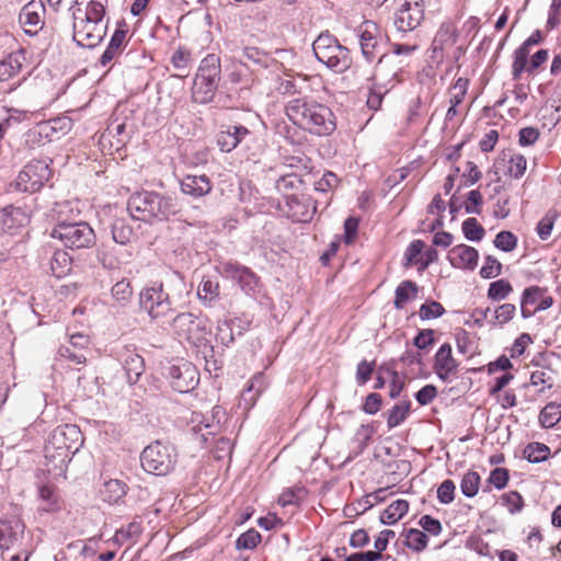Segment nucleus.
Masks as SVG:
<instances>
[{
  "mask_svg": "<svg viewBox=\"0 0 561 561\" xmlns=\"http://www.w3.org/2000/svg\"><path fill=\"white\" fill-rule=\"evenodd\" d=\"M288 119L298 128L316 136H329L336 129L332 110L310 96H297L285 105Z\"/></svg>",
  "mask_w": 561,
  "mask_h": 561,
  "instance_id": "nucleus-1",
  "label": "nucleus"
},
{
  "mask_svg": "<svg viewBox=\"0 0 561 561\" xmlns=\"http://www.w3.org/2000/svg\"><path fill=\"white\" fill-rule=\"evenodd\" d=\"M106 0H91L84 10L77 8L73 13V35L77 45L85 48L98 46L106 34L104 21Z\"/></svg>",
  "mask_w": 561,
  "mask_h": 561,
  "instance_id": "nucleus-2",
  "label": "nucleus"
},
{
  "mask_svg": "<svg viewBox=\"0 0 561 561\" xmlns=\"http://www.w3.org/2000/svg\"><path fill=\"white\" fill-rule=\"evenodd\" d=\"M82 434L80 428L73 424L57 426L49 435L45 444V458L54 462L55 467L67 466L82 446Z\"/></svg>",
  "mask_w": 561,
  "mask_h": 561,
  "instance_id": "nucleus-3",
  "label": "nucleus"
},
{
  "mask_svg": "<svg viewBox=\"0 0 561 561\" xmlns=\"http://www.w3.org/2000/svg\"><path fill=\"white\" fill-rule=\"evenodd\" d=\"M312 50L320 62L337 73L345 72L352 66L350 49L329 32L321 33L314 39Z\"/></svg>",
  "mask_w": 561,
  "mask_h": 561,
  "instance_id": "nucleus-4",
  "label": "nucleus"
},
{
  "mask_svg": "<svg viewBox=\"0 0 561 561\" xmlns=\"http://www.w3.org/2000/svg\"><path fill=\"white\" fill-rule=\"evenodd\" d=\"M178 462V451L173 444L156 440L144 448L140 455L142 469L158 477L169 474Z\"/></svg>",
  "mask_w": 561,
  "mask_h": 561,
  "instance_id": "nucleus-5",
  "label": "nucleus"
},
{
  "mask_svg": "<svg viewBox=\"0 0 561 561\" xmlns=\"http://www.w3.org/2000/svg\"><path fill=\"white\" fill-rule=\"evenodd\" d=\"M171 327L180 340H184L193 346H207L209 342L210 330L207 320L192 312H181L175 316Z\"/></svg>",
  "mask_w": 561,
  "mask_h": 561,
  "instance_id": "nucleus-6",
  "label": "nucleus"
},
{
  "mask_svg": "<svg viewBox=\"0 0 561 561\" xmlns=\"http://www.w3.org/2000/svg\"><path fill=\"white\" fill-rule=\"evenodd\" d=\"M139 307L154 320L172 311L173 301L170 291L164 288V284L154 282L139 293Z\"/></svg>",
  "mask_w": 561,
  "mask_h": 561,
  "instance_id": "nucleus-7",
  "label": "nucleus"
},
{
  "mask_svg": "<svg viewBox=\"0 0 561 561\" xmlns=\"http://www.w3.org/2000/svg\"><path fill=\"white\" fill-rule=\"evenodd\" d=\"M218 273L226 279L237 283L241 290L251 297L261 294L263 284L259 275L250 267L238 262H221L217 267Z\"/></svg>",
  "mask_w": 561,
  "mask_h": 561,
  "instance_id": "nucleus-8",
  "label": "nucleus"
},
{
  "mask_svg": "<svg viewBox=\"0 0 561 561\" xmlns=\"http://www.w3.org/2000/svg\"><path fill=\"white\" fill-rule=\"evenodd\" d=\"M173 390L180 393L193 391L199 383V371L195 365L185 359L171 363L163 373Z\"/></svg>",
  "mask_w": 561,
  "mask_h": 561,
  "instance_id": "nucleus-9",
  "label": "nucleus"
},
{
  "mask_svg": "<svg viewBox=\"0 0 561 561\" xmlns=\"http://www.w3.org/2000/svg\"><path fill=\"white\" fill-rule=\"evenodd\" d=\"M51 237L62 241L67 248L82 249L93 243L95 234L89 224L79 221L58 224L53 229Z\"/></svg>",
  "mask_w": 561,
  "mask_h": 561,
  "instance_id": "nucleus-10",
  "label": "nucleus"
},
{
  "mask_svg": "<svg viewBox=\"0 0 561 561\" xmlns=\"http://www.w3.org/2000/svg\"><path fill=\"white\" fill-rule=\"evenodd\" d=\"M407 66L405 59L396 60V55L382 53L375 65L370 80L375 81L377 85L383 88L387 92L396 83L402 81V75Z\"/></svg>",
  "mask_w": 561,
  "mask_h": 561,
  "instance_id": "nucleus-11",
  "label": "nucleus"
},
{
  "mask_svg": "<svg viewBox=\"0 0 561 561\" xmlns=\"http://www.w3.org/2000/svg\"><path fill=\"white\" fill-rule=\"evenodd\" d=\"M357 37L363 57L367 62H373L385 53L386 35L373 21H364L357 27Z\"/></svg>",
  "mask_w": 561,
  "mask_h": 561,
  "instance_id": "nucleus-12",
  "label": "nucleus"
},
{
  "mask_svg": "<svg viewBox=\"0 0 561 561\" xmlns=\"http://www.w3.org/2000/svg\"><path fill=\"white\" fill-rule=\"evenodd\" d=\"M50 174L45 160H32L20 171L14 187L21 192H36L48 181Z\"/></svg>",
  "mask_w": 561,
  "mask_h": 561,
  "instance_id": "nucleus-13",
  "label": "nucleus"
},
{
  "mask_svg": "<svg viewBox=\"0 0 561 561\" xmlns=\"http://www.w3.org/2000/svg\"><path fill=\"white\" fill-rule=\"evenodd\" d=\"M226 421V412L222 407H213L209 413L193 412L191 417L192 432L197 435L201 433L203 442H207L208 435H216L221 430V424Z\"/></svg>",
  "mask_w": 561,
  "mask_h": 561,
  "instance_id": "nucleus-14",
  "label": "nucleus"
},
{
  "mask_svg": "<svg viewBox=\"0 0 561 561\" xmlns=\"http://www.w3.org/2000/svg\"><path fill=\"white\" fill-rule=\"evenodd\" d=\"M438 260V251L435 247L425 249V242L420 239L412 240L403 254V266H417L419 272H424Z\"/></svg>",
  "mask_w": 561,
  "mask_h": 561,
  "instance_id": "nucleus-15",
  "label": "nucleus"
},
{
  "mask_svg": "<svg viewBox=\"0 0 561 561\" xmlns=\"http://www.w3.org/2000/svg\"><path fill=\"white\" fill-rule=\"evenodd\" d=\"M424 20L423 0H405L396 13L394 24L400 32L415 30Z\"/></svg>",
  "mask_w": 561,
  "mask_h": 561,
  "instance_id": "nucleus-16",
  "label": "nucleus"
},
{
  "mask_svg": "<svg viewBox=\"0 0 561 561\" xmlns=\"http://www.w3.org/2000/svg\"><path fill=\"white\" fill-rule=\"evenodd\" d=\"M45 7L41 0H32L25 4L20 14L19 21L24 32L35 35L44 25Z\"/></svg>",
  "mask_w": 561,
  "mask_h": 561,
  "instance_id": "nucleus-17",
  "label": "nucleus"
},
{
  "mask_svg": "<svg viewBox=\"0 0 561 561\" xmlns=\"http://www.w3.org/2000/svg\"><path fill=\"white\" fill-rule=\"evenodd\" d=\"M302 185L304 180L301 179V174L295 172L282 174L275 181L276 191L284 196L285 205L289 208L299 205L297 192L300 191Z\"/></svg>",
  "mask_w": 561,
  "mask_h": 561,
  "instance_id": "nucleus-18",
  "label": "nucleus"
},
{
  "mask_svg": "<svg viewBox=\"0 0 561 561\" xmlns=\"http://www.w3.org/2000/svg\"><path fill=\"white\" fill-rule=\"evenodd\" d=\"M447 259L455 268L473 271L478 265L479 252L476 248L461 243L449 250Z\"/></svg>",
  "mask_w": 561,
  "mask_h": 561,
  "instance_id": "nucleus-19",
  "label": "nucleus"
},
{
  "mask_svg": "<svg viewBox=\"0 0 561 561\" xmlns=\"http://www.w3.org/2000/svg\"><path fill=\"white\" fill-rule=\"evenodd\" d=\"M119 360L129 385L136 383L145 371V360L135 348L125 346L119 353Z\"/></svg>",
  "mask_w": 561,
  "mask_h": 561,
  "instance_id": "nucleus-20",
  "label": "nucleus"
},
{
  "mask_svg": "<svg viewBox=\"0 0 561 561\" xmlns=\"http://www.w3.org/2000/svg\"><path fill=\"white\" fill-rule=\"evenodd\" d=\"M25 524L18 517L0 519V550H9L24 535Z\"/></svg>",
  "mask_w": 561,
  "mask_h": 561,
  "instance_id": "nucleus-21",
  "label": "nucleus"
},
{
  "mask_svg": "<svg viewBox=\"0 0 561 561\" xmlns=\"http://www.w3.org/2000/svg\"><path fill=\"white\" fill-rule=\"evenodd\" d=\"M434 371L442 381H447L449 376L458 368V363L453 356L451 345L444 343L434 356Z\"/></svg>",
  "mask_w": 561,
  "mask_h": 561,
  "instance_id": "nucleus-22",
  "label": "nucleus"
},
{
  "mask_svg": "<svg viewBox=\"0 0 561 561\" xmlns=\"http://www.w3.org/2000/svg\"><path fill=\"white\" fill-rule=\"evenodd\" d=\"M249 129L242 125H229L216 136V142L222 152H230L248 136Z\"/></svg>",
  "mask_w": 561,
  "mask_h": 561,
  "instance_id": "nucleus-23",
  "label": "nucleus"
},
{
  "mask_svg": "<svg viewBox=\"0 0 561 561\" xmlns=\"http://www.w3.org/2000/svg\"><path fill=\"white\" fill-rule=\"evenodd\" d=\"M169 207L168 201L153 192H142L133 195L127 205V210H162Z\"/></svg>",
  "mask_w": 561,
  "mask_h": 561,
  "instance_id": "nucleus-24",
  "label": "nucleus"
},
{
  "mask_svg": "<svg viewBox=\"0 0 561 561\" xmlns=\"http://www.w3.org/2000/svg\"><path fill=\"white\" fill-rule=\"evenodd\" d=\"M71 128L72 121L67 116L55 117L37 125L38 135L47 138L49 141L59 139L60 136L66 135Z\"/></svg>",
  "mask_w": 561,
  "mask_h": 561,
  "instance_id": "nucleus-25",
  "label": "nucleus"
},
{
  "mask_svg": "<svg viewBox=\"0 0 561 561\" xmlns=\"http://www.w3.org/2000/svg\"><path fill=\"white\" fill-rule=\"evenodd\" d=\"M220 79L195 76L193 83V98L196 102L205 104L213 100Z\"/></svg>",
  "mask_w": 561,
  "mask_h": 561,
  "instance_id": "nucleus-26",
  "label": "nucleus"
},
{
  "mask_svg": "<svg viewBox=\"0 0 561 561\" xmlns=\"http://www.w3.org/2000/svg\"><path fill=\"white\" fill-rule=\"evenodd\" d=\"M181 190L184 194L194 197H201L208 194L211 190V183L207 175L187 174L181 181Z\"/></svg>",
  "mask_w": 561,
  "mask_h": 561,
  "instance_id": "nucleus-27",
  "label": "nucleus"
},
{
  "mask_svg": "<svg viewBox=\"0 0 561 561\" xmlns=\"http://www.w3.org/2000/svg\"><path fill=\"white\" fill-rule=\"evenodd\" d=\"M25 55L22 50L10 54L0 61V82L10 80L18 76L23 68Z\"/></svg>",
  "mask_w": 561,
  "mask_h": 561,
  "instance_id": "nucleus-28",
  "label": "nucleus"
},
{
  "mask_svg": "<svg viewBox=\"0 0 561 561\" xmlns=\"http://www.w3.org/2000/svg\"><path fill=\"white\" fill-rule=\"evenodd\" d=\"M126 45V31L117 28L111 37V41L100 57V65L105 67L112 60L116 59Z\"/></svg>",
  "mask_w": 561,
  "mask_h": 561,
  "instance_id": "nucleus-29",
  "label": "nucleus"
},
{
  "mask_svg": "<svg viewBox=\"0 0 561 561\" xmlns=\"http://www.w3.org/2000/svg\"><path fill=\"white\" fill-rule=\"evenodd\" d=\"M122 249L117 245H102L98 249V262L106 270H117L124 262Z\"/></svg>",
  "mask_w": 561,
  "mask_h": 561,
  "instance_id": "nucleus-30",
  "label": "nucleus"
},
{
  "mask_svg": "<svg viewBox=\"0 0 561 561\" xmlns=\"http://www.w3.org/2000/svg\"><path fill=\"white\" fill-rule=\"evenodd\" d=\"M30 219V213H0V233L15 234Z\"/></svg>",
  "mask_w": 561,
  "mask_h": 561,
  "instance_id": "nucleus-31",
  "label": "nucleus"
},
{
  "mask_svg": "<svg viewBox=\"0 0 561 561\" xmlns=\"http://www.w3.org/2000/svg\"><path fill=\"white\" fill-rule=\"evenodd\" d=\"M197 297L205 307H213L219 300V283L203 277L197 288Z\"/></svg>",
  "mask_w": 561,
  "mask_h": 561,
  "instance_id": "nucleus-32",
  "label": "nucleus"
},
{
  "mask_svg": "<svg viewBox=\"0 0 561 561\" xmlns=\"http://www.w3.org/2000/svg\"><path fill=\"white\" fill-rule=\"evenodd\" d=\"M39 512L54 513L60 510L56 488L51 484H43L38 488Z\"/></svg>",
  "mask_w": 561,
  "mask_h": 561,
  "instance_id": "nucleus-33",
  "label": "nucleus"
},
{
  "mask_svg": "<svg viewBox=\"0 0 561 561\" xmlns=\"http://www.w3.org/2000/svg\"><path fill=\"white\" fill-rule=\"evenodd\" d=\"M409 512V502L407 500L393 501L379 516V522L383 525H394Z\"/></svg>",
  "mask_w": 561,
  "mask_h": 561,
  "instance_id": "nucleus-34",
  "label": "nucleus"
},
{
  "mask_svg": "<svg viewBox=\"0 0 561 561\" xmlns=\"http://www.w3.org/2000/svg\"><path fill=\"white\" fill-rule=\"evenodd\" d=\"M127 493V485L121 480L111 479L103 484L100 491L101 497L108 504H115Z\"/></svg>",
  "mask_w": 561,
  "mask_h": 561,
  "instance_id": "nucleus-35",
  "label": "nucleus"
},
{
  "mask_svg": "<svg viewBox=\"0 0 561 561\" xmlns=\"http://www.w3.org/2000/svg\"><path fill=\"white\" fill-rule=\"evenodd\" d=\"M50 270L56 278H64L72 270V257L65 250H56L50 260Z\"/></svg>",
  "mask_w": 561,
  "mask_h": 561,
  "instance_id": "nucleus-36",
  "label": "nucleus"
},
{
  "mask_svg": "<svg viewBox=\"0 0 561 561\" xmlns=\"http://www.w3.org/2000/svg\"><path fill=\"white\" fill-rule=\"evenodd\" d=\"M419 287L415 282L402 280L396 288L393 306L397 310L403 309L405 304L417 294Z\"/></svg>",
  "mask_w": 561,
  "mask_h": 561,
  "instance_id": "nucleus-37",
  "label": "nucleus"
},
{
  "mask_svg": "<svg viewBox=\"0 0 561 561\" xmlns=\"http://www.w3.org/2000/svg\"><path fill=\"white\" fill-rule=\"evenodd\" d=\"M457 34L456 27L450 22L443 23L433 41L434 49L443 50L447 46H453L456 43Z\"/></svg>",
  "mask_w": 561,
  "mask_h": 561,
  "instance_id": "nucleus-38",
  "label": "nucleus"
},
{
  "mask_svg": "<svg viewBox=\"0 0 561 561\" xmlns=\"http://www.w3.org/2000/svg\"><path fill=\"white\" fill-rule=\"evenodd\" d=\"M550 454V448L539 442L529 443L523 450V457L530 463L543 462L549 458Z\"/></svg>",
  "mask_w": 561,
  "mask_h": 561,
  "instance_id": "nucleus-39",
  "label": "nucleus"
},
{
  "mask_svg": "<svg viewBox=\"0 0 561 561\" xmlns=\"http://www.w3.org/2000/svg\"><path fill=\"white\" fill-rule=\"evenodd\" d=\"M457 351L468 357H473L479 353L478 342L466 330L460 329L455 333Z\"/></svg>",
  "mask_w": 561,
  "mask_h": 561,
  "instance_id": "nucleus-40",
  "label": "nucleus"
},
{
  "mask_svg": "<svg viewBox=\"0 0 561 561\" xmlns=\"http://www.w3.org/2000/svg\"><path fill=\"white\" fill-rule=\"evenodd\" d=\"M539 424L542 428H552L561 420V404L557 402L547 403L539 413Z\"/></svg>",
  "mask_w": 561,
  "mask_h": 561,
  "instance_id": "nucleus-41",
  "label": "nucleus"
},
{
  "mask_svg": "<svg viewBox=\"0 0 561 561\" xmlns=\"http://www.w3.org/2000/svg\"><path fill=\"white\" fill-rule=\"evenodd\" d=\"M220 58L216 54H208L201 61L196 76L220 79Z\"/></svg>",
  "mask_w": 561,
  "mask_h": 561,
  "instance_id": "nucleus-42",
  "label": "nucleus"
},
{
  "mask_svg": "<svg viewBox=\"0 0 561 561\" xmlns=\"http://www.w3.org/2000/svg\"><path fill=\"white\" fill-rule=\"evenodd\" d=\"M411 402L409 400L394 404L387 412V426L392 430L405 421L410 413Z\"/></svg>",
  "mask_w": 561,
  "mask_h": 561,
  "instance_id": "nucleus-43",
  "label": "nucleus"
},
{
  "mask_svg": "<svg viewBox=\"0 0 561 561\" xmlns=\"http://www.w3.org/2000/svg\"><path fill=\"white\" fill-rule=\"evenodd\" d=\"M307 493L308 491L305 486L287 488L280 493L277 503L282 507H286L289 505L299 506L304 501L305 496L307 495Z\"/></svg>",
  "mask_w": 561,
  "mask_h": 561,
  "instance_id": "nucleus-44",
  "label": "nucleus"
},
{
  "mask_svg": "<svg viewBox=\"0 0 561 561\" xmlns=\"http://www.w3.org/2000/svg\"><path fill=\"white\" fill-rule=\"evenodd\" d=\"M142 533V526L138 522H130L124 527H121L115 531V535L113 537V541L117 545H124L129 540H135L138 538Z\"/></svg>",
  "mask_w": 561,
  "mask_h": 561,
  "instance_id": "nucleus-45",
  "label": "nucleus"
},
{
  "mask_svg": "<svg viewBox=\"0 0 561 561\" xmlns=\"http://www.w3.org/2000/svg\"><path fill=\"white\" fill-rule=\"evenodd\" d=\"M427 543L428 537L424 531L417 528H410L405 531L404 546L412 551L421 552L427 547Z\"/></svg>",
  "mask_w": 561,
  "mask_h": 561,
  "instance_id": "nucleus-46",
  "label": "nucleus"
},
{
  "mask_svg": "<svg viewBox=\"0 0 561 561\" xmlns=\"http://www.w3.org/2000/svg\"><path fill=\"white\" fill-rule=\"evenodd\" d=\"M512 291V284L505 278H500L490 283L486 295L493 301H501L506 299Z\"/></svg>",
  "mask_w": 561,
  "mask_h": 561,
  "instance_id": "nucleus-47",
  "label": "nucleus"
},
{
  "mask_svg": "<svg viewBox=\"0 0 561 561\" xmlns=\"http://www.w3.org/2000/svg\"><path fill=\"white\" fill-rule=\"evenodd\" d=\"M481 477L477 471L469 470L466 472L460 481V490L463 496L471 499L477 495L479 491Z\"/></svg>",
  "mask_w": 561,
  "mask_h": 561,
  "instance_id": "nucleus-48",
  "label": "nucleus"
},
{
  "mask_svg": "<svg viewBox=\"0 0 561 561\" xmlns=\"http://www.w3.org/2000/svg\"><path fill=\"white\" fill-rule=\"evenodd\" d=\"M241 57L247 64L252 62L260 67H267L270 59L268 55L263 49L249 45L242 46Z\"/></svg>",
  "mask_w": 561,
  "mask_h": 561,
  "instance_id": "nucleus-49",
  "label": "nucleus"
},
{
  "mask_svg": "<svg viewBox=\"0 0 561 561\" xmlns=\"http://www.w3.org/2000/svg\"><path fill=\"white\" fill-rule=\"evenodd\" d=\"M285 165L297 174H309L313 168L311 159L305 153L289 156L285 158Z\"/></svg>",
  "mask_w": 561,
  "mask_h": 561,
  "instance_id": "nucleus-50",
  "label": "nucleus"
},
{
  "mask_svg": "<svg viewBox=\"0 0 561 561\" xmlns=\"http://www.w3.org/2000/svg\"><path fill=\"white\" fill-rule=\"evenodd\" d=\"M529 50L525 47H518L514 51V60L512 64V76L514 80H518L524 71L528 72Z\"/></svg>",
  "mask_w": 561,
  "mask_h": 561,
  "instance_id": "nucleus-51",
  "label": "nucleus"
},
{
  "mask_svg": "<svg viewBox=\"0 0 561 561\" xmlns=\"http://www.w3.org/2000/svg\"><path fill=\"white\" fill-rule=\"evenodd\" d=\"M462 233L468 241L479 242L484 238L485 230L473 217L462 222Z\"/></svg>",
  "mask_w": 561,
  "mask_h": 561,
  "instance_id": "nucleus-52",
  "label": "nucleus"
},
{
  "mask_svg": "<svg viewBox=\"0 0 561 561\" xmlns=\"http://www.w3.org/2000/svg\"><path fill=\"white\" fill-rule=\"evenodd\" d=\"M236 335L228 319L219 320L216 328V341L224 347L234 343Z\"/></svg>",
  "mask_w": 561,
  "mask_h": 561,
  "instance_id": "nucleus-53",
  "label": "nucleus"
},
{
  "mask_svg": "<svg viewBox=\"0 0 561 561\" xmlns=\"http://www.w3.org/2000/svg\"><path fill=\"white\" fill-rule=\"evenodd\" d=\"M262 536L261 534L251 528L244 533H242L236 540V549L237 550H253L261 542Z\"/></svg>",
  "mask_w": 561,
  "mask_h": 561,
  "instance_id": "nucleus-54",
  "label": "nucleus"
},
{
  "mask_svg": "<svg viewBox=\"0 0 561 561\" xmlns=\"http://www.w3.org/2000/svg\"><path fill=\"white\" fill-rule=\"evenodd\" d=\"M517 237L510 230L500 231L493 240L494 247L503 252L514 251L517 247Z\"/></svg>",
  "mask_w": 561,
  "mask_h": 561,
  "instance_id": "nucleus-55",
  "label": "nucleus"
},
{
  "mask_svg": "<svg viewBox=\"0 0 561 561\" xmlns=\"http://www.w3.org/2000/svg\"><path fill=\"white\" fill-rule=\"evenodd\" d=\"M503 265L502 263L493 255H485L484 263L480 268V276L484 279H491L500 276L502 274Z\"/></svg>",
  "mask_w": 561,
  "mask_h": 561,
  "instance_id": "nucleus-56",
  "label": "nucleus"
},
{
  "mask_svg": "<svg viewBox=\"0 0 561 561\" xmlns=\"http://www.w3.org/2000/svg\"><path fill=\"white\" fill-rule=\"evenodd\" d=\"M112 297L121 305L125 306L133 296V288L129 280L122 279L115 283L111 289Z\"/></svg>",
  "mask_w": 561,
  "mask_h": 561,
  "instance_id": "nucleus-57",
  "label": "nucleus"
},
{
  "mask_svg": "<svg viewBox=\"0 0 561 561\" xmlns=\"http://www.w3.org/2000/svg\"><path fill=\"white\" fill-rule=\"evenodd\" d=\"M446 312L444 306L436 300H427L421 305L419 316L421 320H431L440 318Z\"/></svg>",
  "mask_w": 561,
  "mask_h": 561,
  "instance_id": "nucleus-58",
  "label": "nucleus"
},
{
  "mask_svg": "<svg viewBox=\"0 0 561 561\" xmlns=\"http://www.w3.org/2000/svg\"><path fill=\"white\" fill-rule=\"evenodd\" d=\"M375 430L371 424H362L354 436V442L357 444V450L355 451V456L362 454L366 447L368 446Z\"/></svg>",
  "mask_w": 561,
  "mask_h": 561,
  "instance_id": "nucleus-59",
  "label": "nucleus"
},
{
  "mask_svg": "<svg viewBox=\"0 0 561 561\" xmlns=\"http://www.w3.org/2000/svg\"><path fill=\"white\" fill-rule=\"evenodd\" d=\"M99 541L95 538H90L87 541L78 540L68 545L69 550H78L79 554L84 559L93 558L98 551Z\"/></svg>",
  "mask_w": 561,
  "mask_h": 561,
  "instance_id": "nucleus-60",
  "label": "nucleus"
},
{
  "mask_svg": "<svg viewBox=\"0 0 561 561\" xmlns=\"http://www.w3.org/2000/svg\"><path fill=\"white\" fill-rule=\"evenodd\" d=\"M229 71L228 77L232 83H241L249 72V65L243 59L230 61V66L227 67Z\"/></svg>",
  "mask_w": 561,
  "mask_h": 561,
  "instance_id": "nucleus-61",
  "label": "nucleus"
},
{
  "mask_svg": "<svg viewBox=\"0 0 561 561\" xmlns=\"http://www.w3.org/2000/svg\"><path fill=\"white\" fill-rule=\"evenodd\" d=\"M516 313V307L513 304H503L499 306L493 312V319L490 321L493 325H504L508 323Z\"/></svg>",
  "mask_w": 561,
  "mask_h": 561,
  "instance_id": "nucleus-62",
  "label": "nucleus"
},
{
  "mask_svg": "<svg viewBox=\"0 0 561 561\" xmlns=\"http://www.w3.org/2000/svg\"><path fill=\"white\" fill-rule=\"evenodd\" d=\"M171 62L173 67L180 71L178 76L185 77L187 75V69L191 62V53L183 47H179L174 51L171 58Z\"/></svg>",
  "mask_w": 561,
  "mask_h": 561,
  "instance_id": "nucleus-63",
  "label": "nucleus"
},
{
  "mask_svg": "<svg viewBox=\"0 0 561 561\" xmlns=\"http://www.w3.org/2000/svg\"><path fill=\"white\" fill-rule=\"evenodd\" d=\"M501 501L511 514L519 513L524 507V499L517 491H510L502 494Z\"/></svg>",
  "mask_w": 561,
  "mask_h": 561,
  "instance_id": "nucleus-64",
  "label": "nucleus"
}]
</instances>
